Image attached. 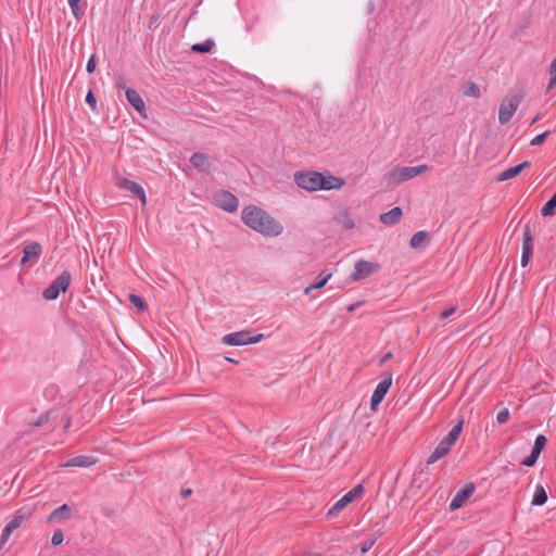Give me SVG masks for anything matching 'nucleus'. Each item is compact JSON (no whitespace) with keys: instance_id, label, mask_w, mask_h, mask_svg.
<instances>
[{"instance_id":"f257e3e1","label":"nucleus","mask_w":556,"mask_h":556,"mask_svg":"<svg viewBox=\"0 0 556 556\" xmlns=\"http://www.w3.org/2000/svg\"><path fill=\"white\" fill-rule=\"evenodd\" d=\"M242 220L251 229L270 237H277L282 233V225L275 220L267 212L257 206L250 205L242 211Z\"/></svg>"},{"instance_id":"f03ea898","label":"nucleus","mask_w":556,"mask_h":556,"mask_svg":"<svg viewBox=\"0 0 556 556\" xmlns=\"http://www.w3.org/2000/svg\"><path fill=\"white\" fill-rule=\"evenodd\" d=\"M294 181L298 187L307 191H318L323 181V174L314 170H301L294 174Z\"/></svg>"},{"instance_id":"7ed1b4c3","label":"nucleus","mask_w":556,"mask_h":556,"mask_svg":"<svg viewBox=\"0 0 556 556\" xmlns=\"http://www.w3.org/2000/svg\"><path fill=\"white\" fill-rule=\"evenodd\" d=\"M72 281V275L70 271L64 270L60 276H58L48 288L42 292V296L47 301L56 300L59 295L65 292Z\"/></svg>"},{"instance_id":"20e7f679","label":"nucleus","mask_w":556,"mask_h":556,"mask_svg":"<svg viewBox=\"0 0 556 556\" xmlns=\"http://www.w3.org/2000/svg\"><path fill=\"white\" fill-rule=\"evenodd\" d=\"M427 169L428 166L426 164L418 166H397L389 173L388 178L391 182L399 185L413 179L414 177L425 173Z\"/></svg>"},{"instance_id":"39448f33","label":"nucleus","mask_w":556,"mask_h":556,"mask_svg":"<svg viewBox=\"0 0 556 556\" xmlns=\"http://www.w3.org/2000/svg\"><path fill=\"white\" fill-rule=\"evenodd\" d=\"M264 338L263 333L253 336L250 330H241L230 332L222 338V342L226 345L239 346L247 344H254L260 342Z\"/></svg>"},{"instance_id":"423d86ee","label":"nucleus","mask_w":556,"mask_h":556,"mask_svg":"<svg viewBox=\"0 0 556 556\" xmlns=\"http://www.w3.org/2000/svg\"><path fill=\"white\" fill-rule=\"evenodd\" d=\"M114 184L117 188L130 192L135 198H138L144 205L147 203L146 191L141 185L128 179L122 175H115Z\"/></svg>"},{"instance_id":"0eeeda50","label":"nucleus","mask_w":556,"mask_h":556,"mask_svg":"<svg viewBox=\"0 0 556 556\" xmlns=\"http://www.w3.org/2000/svg\"><path fill=\"white\" fill-rule=\"evenodd\" d=\"M379 269L380 265L378 263L359 260L355 263L354 271L351 274L350 278L352 281H359L369 277Z\"/></svg>"},{"instance_id":"6e6552de","label":"nucleus","mask_w":556,"mask_h":556,"mask_svg":"<svg viewBox=\"0 0 556 556\" xmlns=\"http://www.w3.org/2000/svg\"><path fill=\"white\" fill-rule=\"evenodd\" d=\"M520 104V99L516 96L505 99L498 109V122L501 125L507 124Z\"/></svg>"},{"instance_id":"1a4fd4ad","label":"nucleus","mask_w":556,"mask_h":556,"mask_svg":"<svg viewBox=\"0 0 556 556\" xmlns=\"http://www.w3.org/2000/svg\"><path fill=\"white\" fill-rule=\"evenodd\" d=\"M392 386V375L386 376L376 387L370 399L371 410H377L380 403L383 401L386 394Z\"/></svg>"},{"instance_id":"9d476101","label":"nucleus","mask_w":556,"mask_h":556,"mask_svg":"<svg viewBox=\"0 0 556 556\" xmlns=\"http://www.w3.org/2000/svg\"><path fill=\"white\" fill-rule=\"evenodd\" d=\"M214 201L222 210L232 213L238 208V198L229 191L219 190L214 194Z\"/></svg>"},{"instance_id":"9b49d317","label":"nucleus","mask_w":556,"mask_h":556,"mask_svg":"<svg viewBox=\"0 0 556 556\" xmlns=\"http://www.w3.org/2000/svg\"><path fill=\"white\" fill-rule=\"evenodd\" d=\"M364 493V486L362 484L355 485L346 494H344L333 506L329 509L328 515H332L336 511L342 510L348 504L358 498Z\"/></svg>"},{"instance_id":"f8f14e48","label":"nucleus","mask_w":556,"mask_h":556,"mask_svg":"<svg viewBox=\"0 0 556 556\" xmlns=\"http://www.w3.org/2000/svg\"><path fill=\"white\" fill-rule=\"evenodd\" d=\"M475 484L468 483L459 490L450 503V510L455 511L459 509L464 503L475 493Z\"/></svg>"},{"instance_id":"ddd939ff","label":"nucleus","mask_w":556,"mask_h":556,"mask_svg":"<svg viewBox=\"0 0 556 556\" xmlns=\"http://www.w3.org/2000/svg\"><path fill=\"white\" fill-rule=\"evenodd\" d=\"M42 253V247L39 242H30L23 249V257L21 266H26L28 263H35Z\"/></svg>"},{"instance_id":"4468645a","label":"nucleus","mask_w":556,"mask_h":556,"mask_svg":"<svg viewBox=\"0 0 556 556\" xmlns=\"http://www.w3.org/2000/svg\"><path fill=\"white\" fill-rule=\"evenodd\" d=\"M97 462H98V459L94 458L93 456L78 455V456L70 458L64 464V466L65 467H84V468H88V467H91V466L96 465Z\"/></svg>"},{"instance_id":"2eb2a0df","label":"nucleus","mask_w":556,"mask_h":556,"mask_svg":"<svg viewBox=\"0 0 556 556\" xmlns=\"http://www.w3.org/2000/svg\"><path fill=\"white\" fill-rule=\"evenodd\" d=\"M529 166H530V162L525 161L516 166L506 168L498 175L497 180L505 181V180L511 179V178L518 176L525 168H528Z\"/></svg>"},{"instance_id":"dca6fc26","label":"nucleus","mask_w":556,"mask_h":556,"mask_svg":"<svg viewBox=\"0 0 556 556\" xmlns=\"http://www.w3.org/2000/svg\"><path fill=\"white\" fill-rule=\"evenodd\" d=\"M23 518V516H15L10 522L5 525L0 538V547L8 542L11 533L20 527Z\"/></svg>"},{"instance_id":"f3484780","label":"nucleus","mask_w":556,"mask_h":556,"mask_svg":"<svg viewBox=\"0 0 556 556\" xmlns=\"http://www.w3.org/2000/svg\"><path fill=\"white\" fill-rule=\"evenodd\" d=\"M402 217V210L399 206H395L388 211L387 213H382L379 217L380 222L388 226H393L400 222Z\"/></svg>"},{"instance_id":"a211bd4d","label":"nucleus","mask_w":556,"mask_h":556,"mask_svg":"<svg viewBox=\"0 0 556 556\" xmlns=\"http://www.w3.org/2000/svg\"><path fill=\"white\" fill-rule=\"evenodd\" d=\"M126 99L137 112L142 113L146 111L144 101L135 89H126Z\"/></svg>"},{"instance_id":"6ab92c4d","label":"nucleus","mask_w":556,"mask_h":556,"mask_svg":"<svg viewBox=\"0 0 556 556\" xmlns=\"http://www.w3.org/2000/svg\"><path fill=\"white\" fill-rule=\"evenodd\" d=\"M464 426V419H460L450 431L441 440L444 445L452 447L455 442L458 440Z\"/></svg>"},{"instance_id":"aec40b11","label":"nucleus","mask_w":556,"mask_h":556,"mask_svg":"<svg viewBox=\"0 0 556 556\" xmlns=\"http://www.w3.org/2000/svg\"><path fill=\"white\" fill-rule=\"evenodd\" d=\"M321 184L324 186H320V190H339L344 186V180L330 174H323Z\"/></svg>"},{"instance_id":"412c9836","label":"nucleus","mask_w":556,"mask_h":556,"mask_svg":"<svg viewBox=\"0 0 556 556\" xmlns=\"http://www.w3.org/2000/svg\"><path fill=\"white\" fill-rule=\"evenodd\" d=\"M72 508L67 504H63L55 508L49 516V521H63L70 519Z\"/></svg>"},{"instance_id":"4be33fe9","label":"nucleus","mask_w":556,"mask_h":556,"mask_svg":"<svg viewBox=\"0 0 556 556\" xmlns=\"http://www.w3.org/2000/svg\"><path fill=\"white\" fill-rule=\"evenodd\" d=\"M190 163L198 169L203 172L210 170L208 156L204 153L195 152L190 157Z\"/></svg>"},{"instance_id":"5701e85b","label":"nucleus","mask_w":556,"mask_h":556,"mask_svg":"<svg viewBox=\"0 0 556 556\" xmlns=\"http://www.w3.org/2000/svg\"><path fill=\"white\" fill-rule=\"evenodd\" d=\"M451 447L447 445H444L443 442H439V444L435 446L429 458L427 459V465H432L437 463L439 459L444 457L448 452Z\"/></svg>"},{"instance_id":"b1692460","label":"nucleus","mask_w":556,"mask_h":556,"mask_svg":"<svg viewBox=\"0 0 556 556\" xmlns=\"http://www.w3.org/2000/svg\"><path fill=\"white\" fill-rule=\"evenodd\" d=\"M533 238L530 227L527 225L523 229L522 254L532 255Z\"/></svg>"},{"instance_id":"393cba45","label":"nucleus","mask_w":556,"mask_h":556,"mask_svg":"<svg viewBox=\"0 0 556 556\" xmlns=\"http://www.w3.org/2000/svg\"><path fill=\"white\" fill-rule=\"evenodd\" d=\"M546 501H547V493H546L544 486L538 485L535 489L531 504L533 506H542L546 503Z\"/></svg>"},{"instance_id":"a878e982","label":"nucleus","mask_w":556,"mask_h":556,"mask_svg":"<svg viewBox=\"0 0 556 556\" xmlns=\"http://www.w3.org/2000/svg\"><path fill=\"white\" fill-rule=\"evenodd\" d=\"M556 212V192L549 198V200L541 208V215L543 217L552 216Z\"/></svg>"},{"instance_id":"bb28decb","label":"nucleus","mask_w":556,"mask_h":556,"mask_svg":"<svg viewBox=\"0 0 556 556\" xmlns=\"http://www.w3.org/2000/svg\"><path fill=\"white\" fill-rule=\"evenodd\" d=\"M429 235L427 231L420 230L413 235L409 241V245L413 249H418L428 239Z\"/></svg>"},{"instance_id":"cd10ccee","label":"nucleus","mask_w":556,"mask_h":556,"mask_svg":"<svg viewBox=\"0 0 556 556\" xmlns=\"http://www.w3.org/2000/svg\"><path fill=\"white\" fill-rule=\"evenodd\" d=\"M463 93L466 97L479 98L480 97V88L476 83L469 81L464 85Z\"/></svg>"},{"instance_id":"c85d7f7f","label":"nucleus","mask_w":556,"mask_h":556,"mask_svg":"<svg viewBox=\"0 0 556 556\" xmlns=\"http://www.w3.org/2000/svg\"><path fill=\"white\" fill-rule=\"evenodd\" d=\"M128 299L129 302L135 307H137L139 312H146L148 309V305L142 296L135 293H130Z\"/></svg>"},{"instance_id":"c756f323","label":"nucleus","mask_w":556,"mask_h":556,"mask_svg":"<svg viewBox=\"0 0 556 556\" xmlns=\"http://www.w3.org/2000/svg\"><path fill=\"white\" fill-rule=\"evenodd\" d=\"M213 46H214V41L211 39H207L204 42L193 45L191 47V51L197 52V53H207L212 50Z\"/></svg>"},{"instance_id":"7c9ffc66","label":"nucleus","mask_w":556,"mask_h":556,"mask_svg":"<svg viewBox=\"0 0 556 556\" xmlns=\"http://www.w3.org/2000/svg\"><path fill=\"white\" fill-rule=\"evenodd\" d=\"M548 74H549V81L546 87L547 92L551 91L556 85V56L553 59V61L549 65Z\"/></svg>"},{"instance_id":"2f4dec72","label":"nucleus","mask_w":556,"mask_h":556,"mask_svg":"<svg viewBox=\"0 0 556 556\" xmlns=\"http://www.w3.org/2000/svg\"><path fill=\"white\" fill-rule=\"evenodd\" d=\"M548 74H549V81L546 87L547 92L551 91L556 85V56L553 59V61L549 65Z\"/></svg>"},{"instance_id":"473e14b6","label":"nucleus","mask_w":556,"mask_h":556,"mask_svg":"<svg viewBox=\"0 0 556 556\" xmlns=\"http://www.w3.org/2000/svg\"><path fill=\"white\" fill-rule=\"evenodd\" d=\"M546 442H547V439L545 435L543 434H539L536 438H535V441H534V444L532 446V452H534L535 454L540 455L542 450L544 448V446L546 445Z\"/></svg>"},{"instance_id":"72a5a7b5","label":"nucleus","mask_w":556,"mask_h":556,"mask_svg":"<svg viewBox=\"0 0 556 556\" xmlns=\"http://www.w3.org/2000/svg\"><path fill=\"white\" fill-rule=\"evenodd\" d=\"M67 2H68V5L71 8V11H72V14L74 15V17L76 20H79L84 13L79 5L80 0H67Z\"/></svg>"},{"instance_id":"f704fd0d","label":"nucleus","mask_w":556,"mask_h":556,"mask_svg":"<svg viewBox=\"0 0 556 556\" xmlns=\"http://www.w3.org/2000/svg\"><path fill=\"white\" fill-rule=\"evenodd\" d=\"M331 278V274H325V273H321L319 275V277L317 278V280L312 285V288H315V289H321L323 287L326 286V283L329 281V279Z\"/></svg>"},{"instance_id":"c9c22d12","label":"nucleus","mask_w":556,"mask_h":556,"mask_svg":"<svg viewBox=\"0 0 556 556\" xmlns=\"http://www.w3.org/2000/svg\"><path fill=\"white\" fill-rule=\"evenodd\" d=\"M51 412H47L38 417L34 422L30 424L31 427L38 428L49 422Z\"/></svg>"},{"instance_id":"e433bc0d","label":"nucleus","mask_w":556,"mask_h":556,"mask_svg":"<svg viewBox=\"0 0 556 556\" xmlns=\"http://www.w3.org/2000/svg\"><path fill=\"white\" fill-rule=\"evenodd\" d=\"M340 223L344 229H353L355 224L350 214L345 213L341 218Z\"/></svg>"},{"instance_id":"4c0bfd02","label":"nucleus","mask_w":556,"mask_h":556,"mask_svg":"<svg viewBox=\"0 0 556 556\" xmlns=\"http://www.w3.org/2000/svg\"><path fill=\"white\" fill-rule=\"evenodd\" d=\"M64 541V532L61 529H58L53 532L51 543L53 546L61 545Z\"/></svg>"},{"instance_id":"58836bf2","label":"nucleus","mask_w":556,"mask_h":556,"mask_svg":"<svg viewBox=\"0 0 556 556\" xmlns=\"http://www.w3.org/2000/svg\"><path fill=\"white\" fill-rule=\"evenodd\" d=\"M549 135H551V131H549V130H546V131H544V132H542V134H540V135L535 136V137L531 140L530 144H531V146H541V144H543V143H544V141L546 140V138H547Z\"/></svg>"},{"instance_id":"ea45409f","label":"nucleus","mask_w":556,"mask_h":556,"mask_svg":"<svg viewBox=\"0 0 556 556\" xmlns=\"http://www.w3.org/2000/svg\"><path fill=\"white\" fill-rule=\"evenodd\" d=\"M539 457H540V455H538L531 451V454L521 462V465H523L526 467H532L535 465Z\"/></svg>"},{"instance_id":"a19ab883","label":"nucleus","mask_w":556,"mask_h":556,"mask_svg":"<svg viewBox=\"0 0 556 556\" xmlns=\"http://www.w3.org/2000/svg\"><path fill=\"white\" fill-rule=\"evenodd\" d=\"M509 419V410L507 408L502 409L496 415V421L500 425L505 424Z\"/></svg>"},{"instance_id":"79ce46f5","label":"nucleus","mask_w":556,"mask_h":556,"mask_svg":"<svg viewBox=\"0 0 556 556\" xmlns=\"http://www.w3.org/2000/svg\"><path fill=\"white\" fill-rule=\"evenodd\" d=\"M96 66H97V63H96V55L92 54L88 62H87V66H86V70L88 72V74H92L94 71H96Z\"/></svg>"},{"instance_id":"37998d69","label":"nucleus","mask_w":556,"mask_h":556,"mask_svg":"<svg viewBox=\"0 0 556 556\" xmlns=\"http://www.w3.org/2000/svg\"><path fill=\"white\" fill-rule=\"evenodd\" d=\"M86 102L90 105V108L92 110H96L97 99H96V96L93 94V92L91 90H89L87 96H86Z\"/></svg>"},{"instance_id":"c03bdc74","label":"nucleus","mask_w":556,"mask_h":556,"mask_svg":"<svg viewBox=\"0 0 556 556\" xmlns=\"http://www.w3.org/2000/svg\"><path fill=\"white\" fill-rule=\"evenodd\" d=\"M457 307L456 306H451L446 309H444L441 315H440V318L442 320L444 319H447L450 316H452L455 312H456Z\"/></svg>"},{"instance_id":"a18cd8bd","label":"nucleus","mask_w":556,"mask_h":556,"mask_svg":"<svg viewBox=\"0 0 556 556\" xmlns=\"http://www.w3.org/2000/svg\"><path fill=\"white\" fill-rule=\"evenodd\" d=\"M531 255L521 254V266L526 267L529 264Z\"/></svg>"},{"instance_id":"49530a36","label":"nucleus","mask_w":556,"mask_h":556,"mask_svg":"<svg viewBox=\"0 0 556 556\" xmlns=\"http://www.w3.org/2000/svg\"><path fill=\"white\" fill-rule=\"evenodd\" d=\"M117 87L119 89H123L126 91V89H129L127 86H126V83L123 78H118L117 83H116Z\"/></svg>"},{"instance_id":"de8ad7c7","label":"nucleus","mask_w":556,"mask_h":556,"mask_svg":"<svg viewBox=\"0 0 556 556\" xmlns=\"http://www.w3.org/2000/svg\"><path fill=\"white\" fill-rule=\"evenodd\" d=\"M192 494V490L191 489H181L180 491V496L186 498L188 496H190Z\"/></svg>"},{"instance_id":"09e8293b","label":"nucleus","mask_w":556,"mask_h":556,"mask_svg":"<svg viewBox=\"0 0 556 556\" xmlns=\"http://www.w3.org/2000/svg\"><path fill=\"white\" fill-rule=\"evenodd\" d=\"M372 545H374V541L365 542L362 546V552L366 553L367 551H369L371 548Z\"/></svg>"},{"instance_id":"8fccbe9b","label":"nucleus","mask_w":556,"mask_h":556,"mask_svg":"<svg viewBox=\"0 0 556 556\" xmlns=\"http://www.w3.org/2000/svg\"><path fill=\"white\" fill-rule=\"evenodd\" d=\"M392 357V353L391 352H388L380 361V364H383L386 363L387 361H389L390 358Z\"/></svg>"},{"instance_id":"3c124183","label":"nucleus","mask_w":556,"mask_h":556,"mask_svg":"<svg viewBox=\"0 0 556 556\" xmlns=\"http://www.w3.org/2000/svg\"><path fill=\"white\" fill-rule=\"evenodd\" d=\"M540 119H541V114H540V113H538V114L533 117V119L531 121V125H533L534 123L539 122Z\"/></svg>"},{"instance_id":"603ef678","label":"nucleus","mask_w":556,"mask_h":556,"mask_svg":"<svg viewBox=\"0 0 556 556\" xmlns=\"http://www.w3.org/2000/svg\"><path fill=\"white\" fill-rule=\"evenodd\" d=\"M313 290H315V288H312V285H311L304 289V294H309Z\"/></svg>"},{"instance_id":"864d4df0","label":"nucleus","mask_w":556,"mask_h":556,"mask_svg":"<svg viewBox=\"0 0 556 556\" xmlns=\"http://www.w3.org/2000/svg\"><path fill=\"white\" fill-rule=\"evenodd\" d=\"M356 306H357V304H352V305L349 306L348 311L349 312H353Z\"/></svg>"},{"instance_id":"5fc2aeb1","label":"nucleus","mask_w":556,"mask_h":556,"mask_svg":"<svg viewBox=\"0 0 556 556\" xmlns=\"http://www.w3.org/2000/svg\"><path fill=\"white\" fill-rule=\"evenodd\" d=\"M226 361H228V362H230V363H237V361H236V359L230 358V357H226Z\"/></svg>"}]
</instances>
